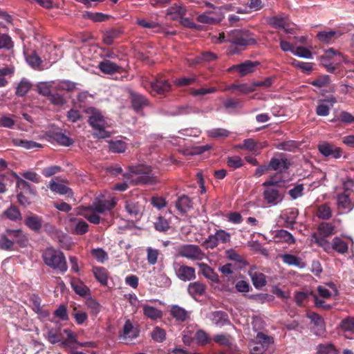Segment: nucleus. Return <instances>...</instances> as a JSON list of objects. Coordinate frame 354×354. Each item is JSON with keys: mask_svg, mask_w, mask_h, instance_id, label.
Wrapping results in <instances>:
<instances>
[{"mask_svg": "<svg viewBox=\"0 0 354 354\" xmlns=\"http://www.w3.org/2000/svg\"><path fill=\"white\" fill-rule=\"evenodd\" d=\"M84 112L88 115V122L94 130L92 134L94 138L104 139L111 136V133L105 129L107 125L105 118L98 109L88 107Z\"/></svg>", "mask_w": 354, "mask_h": 354, "instance_id": "nucleus-1", "label": "nucleus"}, {"mask_svg": "<svg viewBox=\"0 0 354 354\" xmlns=\"http://www.w3.org/2000/svg\"><path fill=\"white\" fill-rule=\"evenodd\" d=\"M133 181L137 185H153L158 183L157 176L153 173L151 167L146 165H137L129 167Z\"/></svg>", "mask_w": 354, "mask_h": 354, "instance_id": "nucleus-2", "label": "nucleus"}, {"mask_svg": "<svg viewBox=\"0 0 354 354\" xmlns=\"http://www.w3.org/2000/svg\"><path fill=\"white\" fill-rule=\"evenodd\" d=\"M10 236L15 238L16 243L20 247H25L28 243V238L20 230L6 229L5 232L0 235V249L5 251H13L15 250L14 241Z\"/></svg>", "mask_w": 354, "mask_h": 354, "instance_id": "nucleus-3", "label": "nucleus"}, {"mask_svg": "<svg viewBox=\"0 0 354 354\" xmlns=\"http://www.w3.org/2000/svg\"><path fill=\"white\" fill-rule=\"evenodd\" d=\"M42 259L44 263L53 270H57L64 273L68 269L65 256L59 250L48 248L43 252Z\"/></svg>", "mask_w": 354, "mask_h": 354, "instance_id": "nucleus-4", "label": "nucleus"}, {"mask_svg": "<svg viewBox=\"0 0 354 354\" xmlns=\"http://www.w3.org/2000/svg\"><path fill=\"white\" fill-rule=\"evenodd\" d=\"M229 43L239 46H247L256 44V39L248 30H232L227 34Z\"/></svg>", "mask_w": 354, "mask_h": 354, "instance_id": "nucleus-5", "label": "nucleus"}, {"mask_svg": "<svg viewBox=\"0 0 354 354\" xmlns=\"http://www.w3.org/2000/svg\"><path fill=\"white\" fill-rule=\"evenodd\" d=\"M178 256L191 261H202L205 258V252L201 248L194 244H183L177 248Z\"/></svg>", "mask_w": 354, "mask_h": 354, "instance_id": "nucleus-6", "label": "nucleus"}, {"mask_svg": "<svg viewBox=\"0 0 354 354\" xmlns=\"http://www.w3.org/2000/svg\"><path fill=\"white\" fill-rule=\"evenodd\" d=\"M319 246L322 247L325 252L330 253L332 251H335L339 254H345L348 252V243L339 237H335L332 242L328 240L320 239L319 241Z\"/></svg>", "mask_w": 354, "mask_h": 354, "instance_id": "nucleus-7", "label": "nucleus"}, {"mask_svg": "<svg viewBox=\"0 0 354 354\" xmlns=\"http://www.w3.org/2000/svg\"><path fill=\"white\" fill-rule=\"evenodd\" d=\"M231 234L223 230H216L214 234H210L203 242L202 245L206 249H214L219 243H226L230 241Z\"/></svg>", "mask_w": 354, "mask_h": 354, "instance_id": "nucleus-8", "label": "nucleus"}, {"mask_svg": "<svg viewBox=\"0 0 354 354\" xmlns=\"http://www.w3.org/2000/svg\"><path fill=\"white\" fill-rule=\"evenodd\" d=\"M151 93L152 95H165L168 93L171 88V84L168 80L163 75H158L154 80L149 83Z\"/></svg>", "mask_w": 354, "mask_h": 354, "instance_id": "nucleus-9", "label": "nucleus"}, {"mask_svg": "<svg viewBox=\"0 0 354 354\" xmlns=\"http://www.w3.org/2000/svg\"><path fill=\"white\" fill-rule=\"evenodd\" d=\"M263 197L269 206H274L283 200L284 193L280 192L277 187H268L263 190Z\"/></svg>", "mask_w": 354, "mask_h": 354, "instance_id": "nucleus-10", "label": "nucleus"}, {"mask_svg": "<svg viewBox=\"0 0 354 354\" xmlns=\"http://www.w3.org/2000/svg\"><path fill=\"white\" fill-rule=\"evenodd\" d=\"M319 152L324 157H330L334 159H338L341 158L343 150L342 148L337 147L336 145L324 142L317 146Z\"/></svg>", "mask_w": 354, "mask_h": 354, "instance_id": "nucleus-11", "label": "nucleus"}, {"mask_svg": "<svg viewBox=\"0 0 354 354\" xmlns=\"http://www.w3.org/2000/svg\"><path fill=\"white\" fill-rule=\"evenodd\" d=\"M260 64L259 62L247 60L241 64L232 66L229 68L230 73L238 72L240 76H245L248 74L255 72L257 67Z\"/></svg>", "mask_w": 354, "mask_h": 354, "instance_id": "nucleus-12", "label": "nucleus"}, {"mask_svg": "<svg viewBox=\"0 0 354 354\" xmlns=\"http://www.w3.org/2000/svg\"><path fill=\"white\" fill-rule=\"evenodd\" d=\"M129 99L132 108L137 113H140L145 107L149 106V100L143 95L129 91Z\"/></svg>", "mask_w": 354, "mask_h": 354, "instance_id": "nucleus-13", "label": "nucleus"}, {"mask_svg": "<svg viewBox=\"0 0 354 354\" xmlns=\"http://www.w3.org/2000/svg\"><path fill=\"white\" fill-rule=\"evenodd\" d=\"M335 233V226L330 223L322 222L321 223L317 228V233L313 234L315 242L319 245V241L320 239L326 240V238L328 237Z\"/></svg>", "mask_w": 354, "mask_h": 354, "instance_id": "nucleus-14", "label": "nucleus"}, {"mask_svg": "<svg viewBox=\"0 0 354 354\" xmlns=\"http://www.w3.org/2000/svg\"><path fill=\"white\" fill-rule=\"evenodd\" d=\"M176 277L183 281H189L196 279V270L187 265H177L175 268Z\"/></svg>", "mask_w": 354, "mask_h": 354, "instance_id": "nucleus-15", "label": "nucleus"}, {"mask_svg": "<svg viewBox=\"0 0 354 354\" xmlns=\"http://www.w3.org/2000/svg\"><path fill=\"white\" fill-rule=\"evenodd\" d=\"M169 313L176 322L184 323L190 319L192 312L178 305H172L170 307Z\"/></svg>", "mask_w": 354, "mask_h": 354, "instance_id": "nucleus-16", "label": "nucleus"}, {"mask_svg": "<svg viewBox=\"0 0 354 354\" xmlns=\"http://www.w3.org/2000/svg\"><path fill=\"white\" fill-rule=\"evenodd\" d=\"M116 205L114 198L111 200H102L94 202L90 207H86V210H93L95 212L102 214L106 211H110Z\"/></svg>", "mask_w": 354, "mask_h": 354, "instance_id": "nucleus-17", "label": "nucleus"}, {"mask_svg": "<svg viewBox=\"0 0 354 354\" xmlns=\"http://www.w3.org/2000/svg\"><path fill=\"white\" fill-rule=\"evenodd\" d=\"M123 33L124 30L122 27L111 28L103 32L102 41L106 45L111 46L114 40L119 39Z\"/></svg>", "mask_w": 354, "mask_h": 354, "instance_id": "nucleus-18", "label": "nucleus"}, {"mask_svg": "<svg viewBox=\"0 0 354 354\" xmlns=\"http://www.w3.org/2000/svg\"><path fill=\"white\" fill-rule=\"evenodd\" d=\"M299 215L297 208L292 207L284 210L281 216V219L284 221V227L293 229V225L296 223V219Z\"/></svg>", "mask_w": 354, "mask_h": 354, "instance_id": "nucleus-19", "label": "nucleus"}, {"mask_svg": "<svg viewBox=\"0 0 354 354\" xmlns=\"http://www.w3.org/2000/svg\"><path fill=\"white\" fill-rule=\"evenodd\" d=\"M139 333V329L135 327L129 319H127L123 326L122 330L120 332L119 336L123 339H133L138 337Z\"/></svg>", "mask_w": 354, "mask_h": 354, "instance_id": "nucleus-20", "label": "nucleus"}, {"mask_svg": "<svg viewBox=\"0 0 354 354\" xmlns=\"http://www.w3.org/2000/svg\"><path fill=\"white\" fill-rule=\"evenodd\" d=\"M186 14V8L180 5L174 4L167 10V15L173 21H179Z\"/></svg>", "mask_w": 354, "mask_h": 354, "instance_id": "nucleus-21", "label": "nucleus"}, {"mask_svg": "<svg viewBox=\"0 0 354 354\" xmlns=\"http://www.w3.org/2000/svg\"><path fill=\"white\" fill-rule=\"evenodd\" d=\"M268 24L274 28H281L288 32L290 24L286 17L276 15L267 19Z\"/></svg>", "mask_w": 354, "mask_h": 354, "instance_id": "nucleus-22", "label": "nucleus"}, {"mask_svg": "<svg viewBox=\"0 0 354 354\" xmlns=\"http://www.w3.org/2000/svg\"><path fill=\"white\" fill-rule=\"evenodd\" d=\"M175 206L181 214H185L192 208V201L187 195L183 194L176 200Z\"/></svg>", "mask_w": 354, "mask_h": 354, "instance_id": "nucleus-23", "label": "nucleus"}, {"mask_svg": "<svg viewBox=\"0 0 354 354\" xmlns=\"http://www.w3.org/2000/svg\"><path fill=\"white\" fill-rule=\"evenodd\" d=\"M71 286L74 292L81 297L90 295L91 294L89 288L79 279H73L71 281Z\"/></svg>", "mask_w": 354, "mask_h": 354, "instance_id": "nucleus-24", "label": "nucleus"}, {"mask_svg": "<svg viewBox=\"0 0 354 354\" xmlns=\"http://www.w3.org/2000/svg\"><path fill=\"white\" fill-rule=\"evenodd\" d=\"M72 229L71 233L76 235L85 234L88 231V223L82 219L73 218L71 219Z\"/></svg>", "mask_w": 354, "mask_h": 354, "instance_id": "nucleus-25", "label": "nucleus"}, {"mask_svg": "<svg viewBox=\"0 0 354 354\" xmlns=\"http://www.w3.org/2000/svg\"><path fill=\"white\" fill-rule=\"evenodd\" d=\"M198 267L200 268V272L207 279L212 281L214 283L219 282V277L214 272V270L205 263H198Z\"/></svg>", "mask_w": 354, "mask_h": 354, "instance_id": "nucleus-26", "label": "nucleus"}, {"mask_svg": "<svg viewBox=\"0 0 354 354\" xmlns=\"http://www.w3.org/2000/svg\"><path fill=\"white\" fill-rule=\"evenodd\" d=\"M48 187L52 192L60 195H68V196L73 195V192L70 187L64 184L57 183L53 179L50 181Z\"/></svg>", "mask_w": 354, "mask_h": 354, "instance_id": "nucleus-27", "label": "nucleus"}, {"mask_svg": "<svg viewBox=\"0 0 354 354\" xmlns=\"http://www.w3.org/2000/svg\"><path fill=\"white\" fill-rule=\"evenodd\" d=\"M93 274L95 279L100 283L102 286H106L108 283L109 272L104 267L94 266L92 269Z\"/></svg>", "mask_w": 354, "mask_h": 354, "instance_id": "nucleus-28", "label": "nucleus"}, {"mask_svg": "<svg viewBox=\"0 0 354 354\" xmlns=\"http://www.w3.org/2000/svg\"><path fill=\"white\" fill-rule=\"evenodd\" d=\"M98 68L103 73L109 75L119 72L121 68L118 64L107 59L101 62L98 65Z\"/></svg>", "mask_w": 354, "mask_h": 354, "instance_id": "nucleus-29", "label": "nucleus"}, {"mask_svg": "<svg viewBox=\"0 0 354 354\" xmlns=\"http://www.w3.org/2000/svg\"><path fill=\"white\" fill-rule=\"evenodd\" d=\"M200 110L194 106L189 104H183L175 107L171 111V115L173 116L188 115L192 113H198Z\"/></svg>", "mask_w": 354, "mask_h": 354, "instance_id": "nucleus-30", "label": "nucleus"}, {"mask_svg": "<svg viewBox=\"0 0 354 354\" xmlns=\"http://www.w3.org/2000/svg\"><path fill=\"white\" fill-rule=\"evenodd\" d=\"M25 225L35 232H39L42 227V218L37 215H30L24 220Z\"/></svg>", "mask_w": 354, "mask_h": 354, "instance_id": "nucleus-31", "label": "nucleus"}, {"mask_svg": "<svg viewBox=\"0 0 354 354\" xmlns=\"http://www.w3.org/2000/svg\"><path fill=\"white\" fill-rule=\"evenodd\" d=\"M206 290V286L199 281L190 283L188 286V293L193 297L196 296H202Z\"/></svg>", "mask_w": 354, "mask_h": 354, "instance_id": "nucleus-32", "label": "nucleus"}, {"mask_svg": "<svg viewBox=\"0 0 354 354\" xmlns=\"http://www.w3.org/2000/svg\"><path fill=\"white\" fill-rule=\"evenodd\" d=\"M12 144L15 147H20L26 149H32L41 147V145L32 140H23L20 138H12Z\"/></svg>", "mask_w": 354, "mask_h": 354, "instance_id": "nucleus-33", "label": "nucleus"}, {"mask_svg": "<svg viewBox=\"0 0 354 354\" xmlns=\"http://www.w3.org/2000/svg\"><path fill=\"white\" fill-rule=\"evenodd\" d=\"M125 209L131 216L135 218H138L142 214V206L139 205L138 202L133 200L126 202Z\"/></svg>", "mask_w": 354, "mask_h": 354, "instance_id": "nucleus-34", "label": "nucleus"}, {"mask_svg": "<svg viewBox=\"0 0 354 354\" xmlns=\"http://www.w3.org/2000/svg\"><path fill=\"white\" fill-rule=\"evenodd\" d=\"M290 165V162L289 160L286 158H272L270 162H269V167L272 170H286L289 168Z\"/></svg>", "mask_w": 354, "mask_h": 354, "instance_id": "nucleus-35", "label": "nucleus"}, {"mask_svg": "<svg viewBox=\"0 0 354 354\" xmlns=\"http://www.w3.org/2000/svg\"><path fill=\"white\" fill-rule=\"evenodd\" d=\"M227 90L235 92L239 91V94H247L255 91L254 86L252 84H231L226 88Z\"/></svg>", "mask_w": 354, "mask_h": 354, "instance_id": "nucleus-36", "label": "nucleus"}, {"mask_svg": "<svg viewBox=\"0 0 354 354\" xmlns=\"http://www.w3.org/2000/svg\"><path fill=\"white\" fill-rule=\"evenodd\" d=\"M142 308L144 315L152 320L160 319L162 316V311L155 307L145 304Z\"/></svg>", "mask_w": 354, "mask_h": 354, "instance_id": "nucleus-37", "label": "nucleus"}, {"mask_svg": "<svg viewBox=\"0 0 354 354\" xmlns=\"http://www.w3.org/2000/svg\"><path fill=\"white\" fill-rule=\"evenodd\" d=\"M274 237L278 239L277 241L284 242L288 245L294 244L295 243L294 236L289 232L285 230L277 231Z\"/></svg>", "mask_w": 354, "mask_h": 354, "instance_id": "nucleus-38", "label": "nucleus"}, {"mask_svg": "<svg viewBox=\"0 0 354 354\" xmlns=\"http://www.w3.org/2000/svg\"><path fill=\"white\" fill-rule=\"evenodd\" d=\"M84 19H91L94 22H102L109 19L110 16L102 12H92L86 11L82 15Z\"/></svg>", "mask_w": 354, "mask_h": 354, "instance_id": "nucleus-39", "label": "nucleus"}, {"mask_svg": "<svg viewBox=\"0 0 354 354\" xmlns=\"http://www.w3.org/2000/svg\"><path fill=\"white\" fill-rule=\"evenodd\" d=\"M48 100L50 104L58 106H62L66 103V100L59 91L55 90V86L53 88V91L51 93Z\"/></svg>", "mask_w": 354, "mask_h": 354, "instance_id": "nucleus-40", "label": "nucleus"}, {"mask_svg": "<svg viewBox=\"0 0 354 354\" xmlns=\"http://www.w3.org/2000/svg\"><path fill=\"white\" fill-rule=\"evenodd\" d=\"M31 82L27 80L26 79L24 78L18 84L16 88L15 94L19 97H23L26 95V93L31 88Z\"/></svg>", "mask_w": 354, "mask_h": 354, "instance_id": "nucleus-41", "label": "nucleus"}, {"mask_svg": "<svg viewBox=\"0 0 354 354\" xmlns=\"http://www.w3.org/2000/svg\"><path fill=\"white\" fill-rule=\"evenodd\" d=\"M109 149L112 153H124L127 149V143L122 140L109 141Z\"/></svg>", "mask_w": 354, "mask_h": 354, "instance_id": "nucleus-42", "label": "nucleus"}, {"mask_svg": "<svg viewBox=\"0 0 354 354\" xmlns=\"http://www.w3.org/2000/svg\"><path fill=\"white\" fill-rule=\"evenodd\" d=\"M36 91L39 95L48 98L51 93L53 91V88L50 83L41 82H39L36 85Z\"/></svg>", "mask_w": 354, "mask_h": 354, "instance_id": "nucleus-43", "label": "nucleus"}, {"mask_svg": "<svg viewBox=\"0 0 354 354\" xmlns=\"http://www.w3.org/2000/svg\"><path fill=\"white\" fill-rule=\"evenodd\" d=\"M26 62L32 68L41 70L42 60L35 52H32L26 56Z\"/></svg>", "mask_w": 354, "mask_h": 354, "instance_id": "nucleus-44", "label": "nucleus"}, {"mask_svg": "<svg viewBox=\"0 0 354 354\" xmlns=\"http://www.w3.org/2000/svg\"><path fill=\"white\" fill-rule=\"evenodd\" d=\"M250 277L255 288H259L266 285V276L263 273L254 272L250 273Z\"/></svg>", "mask_w": 354, "mask_h": 354, "instance_id": "nucleus-45", "label": "nucleus"}, {"mask_svg": "<svg viewBox=\"0 0 354 354\" xmlns=\"http://www.w3.org/2000/svg\"><path fill=\"white\" fill-rule=\"evenodd\" d=\"M212 320L216 325L223 326L228 322V316L223 311H215L212 315Z\"/></svg>", "mask_w": 354, "mask_h": 354, "instance_id": "nucleus-46", "label": "nucleus"}, {"mask_svg": "<svg viewBox=\"0 0 354 354\" xmlns=\"http://www.w3.org/2000/svg\"><path fill=\"white\" fill-rule=\"evenodd\" d=\"M194 339L196 344L199 346H205L210 342V337L209 335L202 329L198 330L196 332Z\"/></svg>", "mask_w": 354, "mask_h": 354, "instance_id": "nucleus-47", "label": "nucleus"}, {"mask_svg": "<svg viewBox=\"0 0 354 354\" xmlns=\"http://www.w3.org/2000/svg\"><path fill=\"white\" fill-rule=\"evenodd\" d=\"M316 214L318 218L323 220H327L331 217L332 211L328 205L325 203L317 207Z\"/></svg>", "mask_w": 354, "mask_h": 354, "instance_id": "nucleus-48", "label": "nucleus"}, {"mask_svg": "<svg viewBox=\"0 0 354 354\" xmlns=\"http://www.w3.org/2000/svg\"><path fill=\"white\" fill-rule=\"evenodd\" d=\"M76 89V84L69 80L59 81L55 86L57 91H65L67 92H73Z\"/></svg>", "mask_w": 354, "mask_h": 354, "instance_id": "nucleus-49", "label": "nucleus"}, {"mask_svg": "<svg viewBox=\"0 0 354 354\" xmlns=\"http://www.w3.org/2000/svg\"><path fill=\"white\" fill-rule=\"evenodd\" d=\"M281 258L283 262L288 266L302 267L301 260L295 255L291 254H285L281 257Z\"/></svg>", "mask_w": 354, "mask_h": 354, "instance_id": "nucleus-50", "label": "nucleus"}, {"mask_svg": "<svg viewBox=\"0 0 354 354\" xmlns=\"http://www.w3.org/2000/svg\"><path fill=\"white\" fill-rule=\"evenodd\" d=\"M17 187L24 194H35V190L31 187V185L22 178H19L17 181Z\"/></svg>", "mask_w": 354, "mask_h": 354, "instance_id": "nucleus-51", "label": "nucleus"}, {"mask_svg": "<svg viewBox=\"0 0 354 354\" xmlns=\"http://www.w3.org/2000/svg\"><path fill=\"white\" fill-rule=\"evenodd\" d=\"M257 343L262 344L266 348H268L270 344L274 342V339L272 337L264 334L263 333L259 332L256 336V340Z\"/></svg>", "mask_w": 354, "mask_h": 354, "instance_id": "nucleus-52", "label": "nucleus"}, {"mask_svg": "<svg viewBox=\"0 0 354 354\" xmlns=\"http://www.w3.org/2000/svg\"><path fill=\"white\" fill-rule=\"evenodd\" d=\"M337 35V32L330 31H322L319 32L317 35L318 39L324 43H330L333 38Z\"/></svg>", "mask_w": 354, "mask_h": 354, "instance_id": "nucleus-53", "label": "nucleus"}, {"mask_svg": "<svg viewBox=\"0 0 354 354\" xmlns=\"http://www.w3.org/2000/svg\"><path fill=\"white\" fill-rule=\"evenodd\" d=\"M64 333L66 335L67 339L64 341L62 342V345L63 346H67L70 343H76L80 346H83L84 344L82 343H79L77 341V335L75 333H73L70 329H64Z\"/></svg>", "mask_w": 354, "mask_h": 354, "instance_id": "nucleus-54", "label": "nucleus"}, {"mask_svg": "<svg viewBox=\"0 0 354 354\" xmlns=\"http://www.w3.org/2000/svg\"><path fill=\"white\" fill-rule=\"evenodd\" d=\"M151 337L155 342H162L166 338V332L164 329L156 326L151 331Z\"/></svg>", "mask_w": 354, "mask_h": 354, "instance_id": "nucleus-55", "label": "nucleus"}, {"mask_svg": "<svg viewBox=\"0 0 354 354\" xmlns=\"http://www.w3.org/2000/svg\"><path fill=\"white\" fill-rule=\"evenodd\" d=\"M47 338L51 344H55L62 341L63 335L58 330L50 329L47 333Z\"/></svg>", "mask_w": 354, "mask_h": 354, "instance_id": "nucleus-56", "label": "nucleus"}, {"mask_svg": "<svg viewBox=\"0 0 354 354\" xmlns=\"http://www.w3.org/2000/svg\"><path fill=\"white\" fill-rule=\"evenodd\" d=\"M227 165L232 170L240 168L243 165V162L239 156H231L227 158Z\"/></svg>", "mask_w": 354, "mask_h": 354, "instance_id": "nucleus-57", "label": "nucleus"}, {"mask_svg": "<svg viewBox=\"0 0 354 354\" xmlns=\"http://www.w3.org/2000/svg\"><path fill=\"white\" fill-rule=\"evenodd\" d=\"M208 136L212 138H227L230 136V131L222 128L213 129L208 131Z\"/></svg>", "mask_w": 354, "mask_h": 354, "instance_id": "nucleus-58", "label": "nucleus"}, {"mask_svg": "<svg viewBox=\"0 0 354 354\" xmlns=\"http://www.w3.org/2000/svg\"><path fill=\"white\" fill-rule=\"evenodd\" d=\"M154 227L157 231L166 232L169 228V224L163 216H158L154 222Z\"/></svg>", "mask_w": 354, "mask_h": 354, "instance_id": "nucleus-59", "label": "nucleus"}, {"mask_svg": "<svg viewBox=\"0 0 354 354\" xmlns=\"http://www.w3.org/2000/svg\"><path fill=\"white\" fill-rule=\"evenodd\" d=\"M337 203L338 205L344 209L350 208L351 203L349 194L346 192L338 194Z\"/></svg>", "mask_w": 354, "mask_h": 354, "instance_id": "nucleus-60", "label": "nucleus"}, {"mask_svg": "<svg viewBox=\"0 0 354 354\" xmlns=\"http://www.w3.org/2000/svg\"><path fill=\"white\" fill-rule=\"evenodd\" d=\"M318 354H339L338 351L333 344H319L317 349Z\"/></svg>", "mask_w": 354, "mask_h": 354, "instance_id": "nucleus-61", "label": "nucleus"}, {"mask_svg": "<svg viewBox=\"0 0 354 354\" xmlns=\"http://www.w3.org/2000/svg\"><path fill=\"white\" fill-rule=\"evenodd\" d=\"M330 82V76L328 75H322L310 82V84L318 88H321L329 84Z\"/></svg>", "mask_w": 354, "mask_h": 354, "instance_id": "nucleus-62", "label": "nucleus"}, {"mask_svg": "<svg viewBox=\"0 0 354 354\" xmlns=\"http://www.w3.org/2000/svg\"><path fill=\"white\" fill-rule=\"evenodd\" d=\"M53 138L60 145L64 146H70L73 143L72 139L62 133H55Z\"/></svg>", "mask_w": 354, "mask_h": 354, "instance_id": "nucleus-63", "label": "nucleus"}, {"mask_svg": "<svg viewBox=\"0 0 354 354\" xmlns=\"http://www.w3.org/2000/svg\"><path fill=\"white\" fill-rule=\"evenodd\" d=\"M91 254L100 263H104L109 258L107 253L102 248L93 249L91 250Z\"/></svg>", "mask_w": 354, "mask_h": 354, "instance_id": "nucleus-64", "label": "nucleus"}]
</instances>
